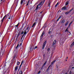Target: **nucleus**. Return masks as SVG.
<instances>
[{
    "instance_id": "obj_1",
    "label": "nucleus",
    "mask_w": 74,
    "mask_h": 74,
    "mask_svg": "<svg viewBox=\"0 0 74 74\" xmlns=\"http://www.w3.org/2000/svg\"><path fill=\"white\" fill-rule=\"evenodd\" d=\"M44 1H42L41 2H40L39 4H38L37 6H36V10H38V8L41 5H42L43 4H44Z\"/></svg>"
},
{
    "instance_id": "obj_2",
    "label": "nucleus",
    "mask_w": 74,
    "mask_h": 74,
    "mask_svg": "<svg viewBox=\"0 0 74 74\" xmlns=\"http://www.w3.org/2000/svg\"><path fill=\"white\" fill-rule=\"evenodd\" d=\"M46 43H47V41H45L43 43V44L42 46V49H44V48L45 47V45H46Z\"/></svg>"
},
{
    "instance_id": "obj_3",
    "label": "nucleus",
    "mask_w": 74,
    "mask_h": 74,
    "mask_svg": "<svg viewBox=\"0 0 74 74\" xmlns=\"http://www.w3.org/2000/svg\"><path fill=\"white\" fill-rule=\"evenodd\" d=\"M45 32H43L42 33V34L40 36V37L41 40V39L42 38V36L44 35V34H45Z\"/></svg>"
},
{
    "instance_id": "obj_4",
    "label": "nucleus",
    "mask_w": 74,
    "mask_h": 74,
    "mask_svg": "<svg viewBox=\"0 0 74 74\" xmlns=\"http://www.w3.org/2000/svg\"><path fill=\"white\" fill-rule=\"evenodd\" d=\"M66 7L64 6V7L62 8V10H64H64H66Z\"/></svg>"
},
{
    "instance_id": "obj_5",
    "label": "nucleus",
    "mask_w": 74,
    "mask_h": 74,
    "mask_svg": "<svg viewBox=\"0 0 74 74\" xmlns=\"http://www.w3.org/2000/svg\"><path fill=\"white\" fill-rule=\"evenodd\" d=\"M19 67V66H17L15 68V71H16L17 70H18V68Z\"/></svg>"
},
{
    "instance_id": "obj_6",
    "label": "nucleus",
    "mask_w": 74,
    "mask_h": 74,
    "mask_svg": "<svg viewBox=\"0 0 74 74\" xmlns=\"http://www.w3.org/2000/svg\"><path fill=\"white\" fill-rule=\"evenodd\" d=\"M29 27H27V28L26 29H25V30H27H27H28H28L27 31V32H29V30H30V28H29Z\"/></svg>"
},
{
    "instance_id": "obj_7",
    "label": "nucleus",
    "mask_w": 74,
    "mask_h": 74,
    "mask_svg": "<svg viewBox=\"0 0 74 74\" xmlns=\"http://www.w3.org/2000/svg\"><path fill=\"white\" fill-rule=\"evenodd\" d=\"M6 17V15H5L3 17V19L1 20L2 22H3V21H4V19Z\"/></svg>"
},
{
    "instance_id": "obj_8",
    "label": "nucleus",
    "mask_w": 74,
    "mask_h": 74,
    "mask_svg": "<svg viewBox=\"0 0 74 74\" xmlns=\"http://www.w3.org/2000/svg\"><path fill=\"white\" fill-rule=\"evenodd\" d=\"M19 35H20V33L19 32L17 35V36L16 38L17 39L18 38V37H19Z\"/></svg>"
},
{
    "instance_id": "obj_9",
    "label": "nucleus",
    "mask_w": 74,
    "mask_h": 74,
    "mask_svg": "<svg viewBox=\"0 0 74 74\" xmlns=\"http://www.w3.org/2000/svg\"><path fill=\"white\" fill-rule=\"evenodd\" d=\"M69 24V21H67L66 23L65 24V26H67V25H68V24Z\"/></svg>"
},
{
    "instance_id": "obj_10",
    "label": "nucleus",
    "mask_w": 74,
    "mask_h": 74,
    "mask_svg": "<svg viewBox=\"0 0 74 74\" xmlns=\"http://www.w3.org/2000/svg\"><path fill=\"white\" fill-rule=\"evenodd\" d=\"M56 40H54L53 42V45H55V44H56Z\"/></svg>"
},
{
    "instance_id": "obj_11",
    "label": "nucleus",
    "mask_w": 74,
    "mask_h": 74,
    "mask_svg": "<svg viewBox=\"0 0 74 74\" xmlns=\"http://www.w3.org/2000/svg\"><path fill=\"white\" fill-rule=\"evenodd\" d=\"M27 31V30H25L24 31V34H27L26 31Z\"/></svg>"
},
{
    "instance_id": "obj_12",
    "label": "nucleus",
    "mask_w": 74,
    "mask_h": 74,
    "mask_svg": "<svg viewBox=\"0 0 74 74\" xmlns=\"http://www.w3.org/2000/svg\"><path fill=\"white\" fill-rule=\"evenodd\" d=\"M58 4H59V2L57 3L55 5V7H56L58 6Z\"/></svg>"
},
{
    "instance_id": "obj_13",
    "label": "nucleus",
    "mask_w": 74,
    "mask_h": 74,
    "mask_svg": "<svg viewBox=\"0 0 74 74\" xmlns=\"http://www.w3.org/2000/svg\"><path fill=\"white\" fill-rule=\"evenodd\" d=\"M36 23H35L33 24L32 26V27H34V26H35V25H36Z\"/></svg>"
},
{
    "instance_id": "obj_14",
    "label": "nucleus",
    "mask_w": 74,
    "mask_h": 74,
    "mask_svg": "<svg viewBox=\"0 0 74 74\" xmlns=\"http://www.w3.org/2000/svg\"><path fill=\"white\" fill-rule=\"evenodd\" d=\"M19 74H23V73H22V71H20Z\"/></svg>"
},
{
    "instance_id": "obj_15",
    "label": "nucleus",
    "mask_w": 74,
    "mask_h": 74,
    "mask_svg": "<svg viewBox=\"0 0 74 74\" xmlns=\"http://www.w3.org/2000/svg\"><path fill=\"white\" fill-rule=\"evenodd\" d=\"M69 4V1H67L66 3V5H68V4Z\"/></svg>"
},
{
    "instance_id": "obj_16",
    "label": "nucleus",
    "mask_w": 74,
    "mask_h": 74,
    "mask_svg": "<svg viewBox=\"0 0 74 74\" xmlns=\"http://www.w3.org/2000/svg\"><path fill=\"white\" fill-rule=\"evenodd\" d=\"M20 63V62H17V65H19Z\"/></svg>"
},
{
    "instance_id": "obj_17",
    "label": "nucleus",
    "mask_w": 74,
    "mask_h": 74,
    "mask_svg": "<svg viewBox=\"0 0 74 74\" xmlns=\"http://www.w3.org/2000/svg\"><path fill=\"white\" fill-rule=\"evenodd\" d=\"M69 13H70V12H66L65 13V14L66 15H67V14H68Z\"/></svg>"
},
{
    "instance_id": "obj_18",
    "label": "nucleus",
    "mask_w": 74,
    "mask_h": 74,
    "mask_svg": "<svg viewBox=\"0 0 74 74\" xmlns=\"http://www.w3.org/2000/svg\"><path fill=\"white\" fill-rule=\"evenodd\" d=\"M22 3H23V0H21V4L22 5Z\"/></svg>"
},
{
    "instance_id": "obj_19",
    "label": "nucleus",
    "mask_w": 74,
    "mask_h": 74,
    "mask_svg": "<svg viewBox=\"0 0 74 74\" xmlns=\"http://www.w3.org/2000/svg\"><path fill=\"white\" fill-rule=\"evenodd\" d=\"M65 22V20H63L62 21L61 23H64Z\"/></svg>"
},
{
    "instance_id": "obj_20",
    "label": "nucleus",
    "mask_w": 74,
    "mask_h": 74,
    "mask_svg": "<svg viewBox=\"0 0 74 74\" xmlns=\"http://www.w3.org/2000/svg\"><path fill=\"white\" fill-rule=\"evenodd\" d=\"M55 62V61H54L53 62H52L51 63L52 64H53Z\"/></svg>"
},
{
    "instance_id": "obj_21",
    "label": "nucleus",
    "mask_w": 74,
    "mask_h": 74,
    "mask_svg": "<svg viewBox=\"0 0 74 74\" xmlns=\"http://www.w3.org/2000/svg\"><path fill=\"white\" fill-rule=\"evenodd\" d=\"M68 32V28H67L65 31V32Z\"/></svg>"
},
{
    "instance_id": "obj_22",
    "label": "nucleus",
    "mask_w": 74,
    "mask_h": 74,
    "mask_svg": "<svg viewBox=\"0 0 74 74\" xmlns=\"http://www.w3.org/2000/svg\"><path fill=\"white\" fill-rule=\"evenodd\" d=\"M41 6H40L39 7H38V9H39V10H40V9H41Z\"/></svg>"
},
{
    "instance_id": "obj_23",
    "label": "nucleus",
    "mask_w": 74,
    "mask_h": 74,
    "mask_svg": "<svg viewBox=\"0 0 74 74\" xmlns=\"http://www.w3.org/2000/svg\"><path fill=\"white\" fill-rule=\"evenodd\" d=\"M19 25V23H18L17 24V25L16 26V27H17L18 26V25Z\"/></svg>"
},
{
    "instance_id": "obj_24",
    "label": "nucleus",
    "mask_w": 74,
    "mask_h": 74,
    "mask_svg": "<svg viewBox=\"0 0 74 74\" xmlns=\"http://www.w3.org/2000/svg\"><path fill=\"white\" fill-rule=\"evenodd\" d=\"M23 60L22 61V62H21V65H22V64H23Z\"/></svg>"
},
{
    "instance_id": "obj_25",
    "label": "nucleus",
    "mask_w": 74,
    "mask_h": 74,
    "mask_svg": "<svg viewBox=\"0 0 74 74\" xmlns=\"http://www.w3.org/2000/svg\"><path fill=\"white\" fill-rule=\"evenodd\" d=\"M73 23V21H72V22H71L70 24H69V25H71V24H72V23Z\"/></svg>"
},
{
    "instance_id": "obj_26",
    "label": "nucleus",
    "mask_w": 74,
    "mask_h": 74,
    "mask_svg": "<svg viewBox=\"0 0 74 74\" xmlns=\"http://www.w3.org/2000/svg\"><path fill=\"white\" fill-rule=\"evenodd\" d=\"M37 48V46H35V47H34V49H36V48Z\"/></svg>"
},
{
    "instance_id": "obj_27",
    "label": "nucleus",
    "mask_w": 74,
    "mask_h": 74,
    "mask_svg": "<svg viewBox=\"0 0 74 74\" xmlns=\"http://www.w3.org/2000/svg\"><path fill=\"white\" fill-rule=\"evenodd\" d=\"M60 45H63V43H61L60 42Z\"/></svg>"
},
{
    "instance_id": "obj_28",
    "label": "nucleus",
    "mask_w": 74,
    "mask_h": 74,
    "mask_svg": "<svg viewBox=\"0 0 74 74\" xmlns=\"http://www.w3.org/2000/svg\"><path fill=\"white\" fill-rule=\"evenodd\" d=\"M47 63V62H46L44 64V65H45V64H46Z\"/></svg>"
},
{
    "instance_id": "obj_29",
    "label": "nucleus",
    "mask_w": 74,
    "mask_h": 74,
    "mask_svg": "<svg viewBox=\"0 0 74 74\" xmlns=\"http://www.w3.org/2000/svg\"><path fill=\"white\" fill-rule=\"evenodd\" d=\"M71 71H70L69 72V74H71Z\"/></svg>"
},
{
    "instance_id": "obj_30",
    "label": "nucleus",
    "mask_w": 74,
    "mask_h": 74,
    "mask_svg": "<svg viewBox=\"0 0 74 74\" xmlns=\"http://www.w3.org/2000/svg\"><path fill=\"white\" fill-rule=\"evenodd\" d=\"M60 18H61V17H60L59 18H58V20H57V21H59V19H60Z\"/></svg>"
},
{
    "instance_id": "obj_31",
    "label": "nucleus",
    "mask_w": 74,
    "mask_h": 74,
    "mask_svg": "<svg viewBox=\"0 0 74 74\" xmlns=\"http://www.w3.org/2000/svg\"><path fill=\"white\" fill-rule=\"evenodd\" d=\"M19 47V45H18L17 46V47H16V49H17V48H18V47Z\"/></svg>"
},
{
    "instance_id": "obj_32",
    "label": "nucleus",
    "mask_w": 74,
    "mask_h": 74,
    "mask_svg": "<svg viewBox=\"0 0 74 74\" xmlns=\"http://www.w3.org/2000/svg\"><path fill=\"white\" fill-rule=\"evenodd\" d=\"M24 33V32L23 31L22 32H21V34H23V33Z\"/></svg>"
},
{
    "instance_id": "obj_33",
    "label": "nucleus",
    "mask_w": 74,
    "mask_h": 74,
    "mask_svg": "<svg viewBox=\"0 0 74 74\" xmlns=\"http://www.w3.org/2000/svg\"><path fill=\"white\" fill-rule=\"evenodd\" d=\"M49 50H50V49L49 48H48L47 49V51H49Z\"/></svg>"
},
{
    "instance_id": "obj_34",
    "label": "nucleus",
    "mask_w": 74,
    "mask_h": 74,
    "mask_svg": "<svg viewBox=\"0 0 74 74\" xmlns=\"http://www.w3.org/2000/svg\"><path fill=\"white\" fill-rule=\"evenodd\" d=\"M38 74H40V71H39L38 72Z\"/></svg>"
},
{
    "instance_id": "obj_35",
    "label": "nucleus",
    "mask_w": 74,
    "mask_h": 74,
    "mask_svg": "<svg viewBox=\"0 0 74 74\" xmlns=\"http://www.w3.org/2000/svg\"><path fill=\"white\" fill-rule=\"evenodd\" d=\"M49 7H50V3L49 4Z\"/></svg>"
},
{
    "instance_id": "obj_36",
    "label": "nucleus",
    "mask_w": 74,
    "mask_h": 74,
    "mask_svg": "<svg viewBox=\"0 0 74 74\" xmlns=\"http://www.w3.org/2000/svg\"><path fill=\"white\" fill-rule=\"evenodd\" d=\"M73 10V9H72L71 10V11H70V12H71V11H72V10Z\"/></svg>"
},
{
    "instance_id": "obj_37",
    "label": "nucleus",
    "mask_w": 74,
    "mask_h": 74,
    "mask_svg": "<svg viewBox=\"0 0 74 74\" xmlns=\"http://www.w3.org/2000/svg\"><path fill=\"white\" fill-rule=\"evenodd\" d=\"M29 4V3H27V5H28Z\"/></svg>"
},
{
    "instance_id": "obj_38",
    "label": "nucleus",
    "mask_w": 74,
    "mask_h": 74,
    "mask_svg": "<svg viewBox=\"0 0 74 74\" xmlns=\"http://www.w3.org/2000/svg\"><path fill=\"white\" fill-rule=\"evenodd\" d=\"M10 18H10V17H9L8 18V19H10Z\"/></svg>"
},
{
    "instance_id": "obj_39",
    "label": "nucleus",
    "mask_w": 74,
    "mask_h": 74,
    "mask_svg": "<svg viewBox=\"0 0 74 74\" xmlns=\"http://www.w3.org/2000/svg\"><path fill=\"white\" fill-rule=\"evenodd\" d=\"M23 38L22 37L21 38V40H22Z\"/></svg>"
},
{
    "instance_id": "obj_40",
    "label": "nucleus",
    "mask_w": 74,
    "mask_h": 74,
    "mask_svg": "<svg viewBox=\"0 0 74 74\" xmlns=\"http://www.w3.org/2000/svg\"><path fill=\"white\" fill-rule=\"evenodd\" d=\"M29 1H28V3H29Z\"/></svg>"
},
{
    "instance_id": "obj_41",
    "label": "nucleus",
    "mask_w": 74,
    "mask_h": 74,
    "mask_svg": "<svg viewBox=\"0 0 74 74\" xmlns=\"http://www.w3.org/2000/svg\"><path fill=\"white\" fill-rule=\"evenodd\" d=\"M72 69H74V67H72Z\"/></svg>"
},
{
    "instance_id": "obj_42",
    "label": "nucleus",
    "mask_w": 74,
    "mask_h": 74,
    "mask_svg": "<svg viewBox=\"0 0 74 74\" xmlns=\"http://www.w3.org/2000/svg\"><path fill=\"white\" fill-rule=\"evenodd\" d=\"M65 74H67V73H65Z\"/></svg>"
},
{
    "instance_id": "obj_43",
    "label": "nucleus",
    "mask_w": 74,
    "mask_h": 74,
    "mask_svg": "<svg viewBox=\"0 0 74 74\" xmlns=\"http://www.w3.org/2000/svg\"><path fill=\"white\" fill-rule=\"evenodd\" d=\"M2 0H1V1H2Z\"/></svg>"
},
{
    "instance_id": "obj_44",
    "label": "nucleus",
    "mask_w": 74,
    "mask_h": 74,
    "mask_svg": "<svg viewBox=\"0 0 74 74\" xmlns=\"http://www.w3.org/2000/svg\"><path fill=\"white\" fill-rule=\"evenodd\" d=\"M42 12H41V13H42Z\"/></svg>"
},
{
    "instance_id": "obj_45",
    "label": "nucleus",
    "mask_w": 74,
    "mask_h": 74,
    "mask_svg": "<svg viewBox=\"0 0 74 74\" xmlns=\"http://www.w3.org/2000/svg\"><path fill=\"white\" fill-rule=\"evenodd\" d=\"M67 58H68V57H67Z\"/></svg>"
}]
</instances>
